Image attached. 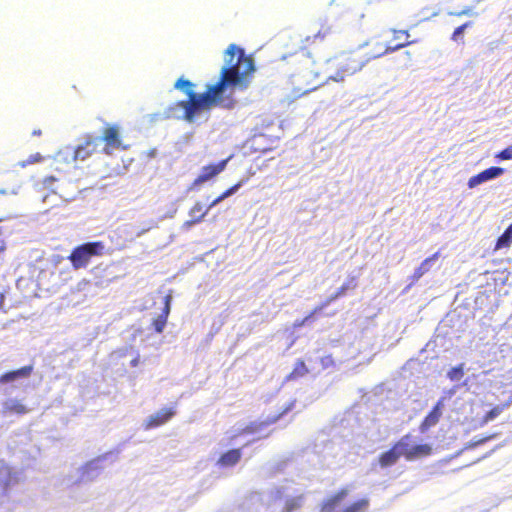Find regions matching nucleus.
<instances>
[{"label": "nucleus", "mask_w": 512, "mask_h": 512, "mask_svg": "<svg viewBox=\"0 0 512 512\" xmlns=\"http://www.w3.org/2000/svg\"><path fill=\"white\" fill-rule=\"evenodd\" d=\"M254 71L251 57L235 44H230L224 52V64L221 68L220 79L215 84H208L205 93H195L194 84L184 78H179L174 87L183 91L189 101H181L172 107L166 117L184 119L193 123L206 118L208 111L214 106L230 108L232 96L236 87H247V76Z\"/></svg>", "instance_id": "obj_1"}, {"label": "nucleus", "mask_w": 512, "mask_h": 512, "mask_svg": "<svg viewBox=\"0 0 512 512\" xmlns=\"http://www.w3.org/2000/svg\"><path fill=\"white\" fill-rule=\"evenodd\" d=\"M348 489H342L326 500L322 512H366L369 507L367 498L349 499Z\"/></svg>", "instance_id": "obj_2"}, {"label": "nucleus", "mask_w": 512, "mask_h": 512, "mask_svg": "<svg viewBox=\"0 0 512 512\" xmlns=\"http://www.w3.org/2000/svg\"><path fill=\"white\" fill-rule=\"evenodd\" d=\"M370 59L365 61L358 60L351 56L336 59L337 71L330 75L328 80L334 82H344L347 76H351L361 71Z\"/></svg>", "instance_id": "obj_3"}, {"label": "nucleus", "mask_w": 512, "mask_h": 512, "mask_svg": "<svg viewBox=\"0 0 512 512\" xmlns=\"http://www.w3.org/2000/svg\"><path fill=\"white\" fill-rule=\"evenodd\" d=\"M102 248L101 243H86L74 249L70 260L76 269L85 267L91 257L98 254L99 250Z\"/></svg>", "instance_id": "obj_4"}, {"label": "nucleus", "mask_w": 512, "mask_h": 512, "mask_svg": "<svg viewBox=\"0 0 512 512\" xmlns=\"http://www.w3.org/2000/svg\"><path fill=\"white\" fill-rule=\"evenodd\" d=\"M230 160V157L220 161L217 164H210L207 166H203L200 170L199 175L196 177V179L193 181L192 185L190 186L189 190H194L197 187L201 186L202 184L212 180L217 175H219L221 172H223Z\"/></svg>", "instance_id": "obj_5"}, {"label": "nucleus", "mask_w": 512, "mask_h": 512, "mask_svg": "<svg viewBox=\"0 0 512 512\" xmlns=\"http://www.w3.org/2000/svg\"><path fill=\"white\" fill-rule=\"evenodd\" d=\"M400 442H404L403 447L404 457L408 461H412L421 457H425L431 454L432 447L429 444H417L409 435H406L400 439Z\"/></svg>", "instance_id": "obj_6"}, {"label": "nucleus", "mask_w": 512, "mask_h": 512, "mask_svg": "<svg viewBox=\"0 0 512 512\" xmlns=\"http://www.w3.org/2000/svg\"><path fill=\"white\" fill-rule=\"evenodd\" d=\"M176 414L175 406L163 407L155 413L149 415L143 421L145 430L157 428L167 423Z\"/></svg>", "instance_id": "obj_7"}, {"label": "nucleus", "mask_w": 512, "mask_h": 512, "mask_svg": "<svg viewBox=\"0 0 512 512\" xmlns=\"http://www.w3.org/2000/svg\"><path fill=\"white\" fill-rule=\"evenodd\" d=\"M100 143L99 137L86 136L81 143L74 147L77 160H86L97 150Z\"/></svg>", "instance_id": "obj_8"}, {"label": "nucleus", "mask_w": 512, "mask_h": 512, "mask_svg": "<svg viewBox=\"0 0 512 512\" xmlns=\"http://www.w3.org/2000/svg\"><path fill=\"white\" fill-rule=\"evenodd\" d=\"M404 442L400 440L388 451L383 452L378 458V464L381 468H388L396 464L401 456H404Z\"/></svg>", "instance_id": "obj_9"}, {"label": "nucleus", "mask_w": 512, "mask_h": 512, "mask_svg": "<svg viewBox=\"0 0 512 512\" xmlns=\"http://www.w3.org/2000/svg\"><path fill=\"white\" fill-rule=\"evenodd\" d=\"M209 210L210 209H208V207L204 209L203 204L197 201L189 210V219L182 224L181 229L183 231H188L194 225L201 223L204 220L205 216L208 214Z\"/></svg>", "instance_id": "obj_10"}, {"label": "nucleus", "mask_w": 512, "mask_h": 512, "mask_svg": "<svg viewBox=\"0 0 512 512\" xmlns=\"http://www.w3.org/2000/svg\"><path fill=\"white\" fill-rule=\"evenodd\" d=\"M107 457H99L88 462L82 471V479L84 481H92L97 478L106 468Z\"/></svg>", "instance_id": "obj_11"}, {"label": "nucleus", "mask_w": 512, "mask_h": 512, "mask_svg": "<svg viewBox=\"0 0 512 512\" xmlns=\"http://www.w3.org/2000/svg\"><path fill=\"white\" fill-rule=\"evenodd\" d=\"M101 142H105L104 151L106 154H112V152L116 149H119L122 146L120 137H119V127L118 126H110L104 130L103 137H99Z\"/></svg>", "instance_id": "obj_12"}, {"label": "nucleus", "mask_w": 512, "mask_h": 512, "mask_svg": "<svg viewBox=\"0 0 512 512\" xmlns=\"http://www.w3.org/2000/svg\"><path fill=\"white\" fill-rule=\"evenodd\" d=\"M504 173V169L501 167H490L479 174L472 176L468 180V187L473 189L485 182L496 179L500 177Z\"/></svg>", "instance_id": "obj_13"}, {"label": "nucleus", "mask_w": 512, "mask_h": 512, "mask_svg": "<svg viewBox=\"0 0 512 512\" xmlns=\"http://www.w3.org/2000/svg\"><path fill=\"white\" fill-rule=\"evenodd\" d=\"M56 170H64L65 167H70L77 160L73 146H65L61 148L55 155Z\"/></svg>", "instance_id": "obj_14"}, {"label": "nucleus", "mask_w": 512, "mask_h": 512, "mask_svg": "<svg viewBox=\"0 0 512 512\" xmlns=\"http://www.w3.org/2000/svg\"><path fill=\"white\" fill-rule=\"evenodd\" d=\"M446 397L439 399L433 410L425 417L424 421L420 425V431L426 432L431 427L435 426L442 416V409L444 407V401Z\"/></svg>", "instance_id": "obj_15"}, {"label": "nucleus", "mask_w": 512, "mask_h": 512, "mask_svg": "<svg viewBox=\"0 0 512 512\" xmlns=\"http://www.w3.org/2000/svg\"><path fill=\"white\" fill-rule=\"evenodd\" d=\"M278 419V417H275V418H272V419H269V420H265V421H261L259 423L257 422H254V423H251L250 425H246V426H243V425H240L238 427H236L232 432H231V436L230 438H236L242 434H255V433H259L261 431V428L262 426H268L274 422H276V420Z\"/></svg>", "instance_id": "obj_16"}, {"label": "nucleus", "mask_w": 512, "mask_h": 512, "mask_svg": "<svg viewBox=\"0 0 512 512\" xmlns=\"http://www.w3.org/2000/svg\"><path fill=\"white\" fill-rule=\"evenodd\" d=\"M3 414H25L28 409L17 399H8L3 403Z\"/></svg>", "instance_id": "obj_17"}, {"label": "nucleus", "mask_w": 512, "mask_h": 512, "mask_svg": "<svg viewBox=\"0 0 512 512\" xmlns=\"http://www.w3.org/2000/svg\"><path fill=\"white\" fill-rule=\"evenodd\" d=\"M32 368L30 366L22 367L21 369L8 372L0 377V383H8L16 381L20 378L28 377Z\"/></svg>", "instance_id": "obj_18"}, {"label": "nucleus", "mask_w": 512, "mask_h": 512, "mask_svg": "<svg viewBox=\"0 0 512 512\" xmlns=\"http://www.w3.org/2000/svg\"><path fill=\"white\" fill-rule=\"evenodd\" d=\"M438 253L433 254L431 257L426 258L420 266L415 269L413 274V279L418 280L420 279L424 274H426L435 264V262L438 259Z\"/></svg>", "instance_id": "obj_19"}, {"label": "nucleus", "mask_w": 512, "mask_h": 512, "mask_svg": "<svg viewBox=\"0 0 512 512\" xmlns=\"http://www.w3.org/2000/svg\"><path fill=\"white\" fill-rule=\"evenodd\" d=\"M241 458V452L239 449H232L227 453L223 454L218 461V464L224 467L234 466Z\"/></svg>", "instance_id": "obj_20"}, {"label": "nucleus", "mask_w": 512, "mask_h": 512, "mask_svg": "<svg viewBox=\"0 0 512 512\" xmlns=\"http://www.w3.org/2000/svg\"><path fill=\"white\" fill-rule=\"evenodd\" d=\"M16 478L12 475V470L8 466L0 468V489L4 490L9 485L13 484Z\"/></svg>", "instance_id": "obj_21"}, {"label": "nucleus", "mask_w": 512, "mask_h": 512, "mask_svg": "<svg viewBox=\"0 0 512 512\" xmlns=\"http://www.w3.org/2000/svg\"><path fill=\"white\" fill-rule=\"evenodd\" d=\"M243 183H244V181H240L237 184H235L234 186H232L231 188L227 189L225 192H223L220 196H218L211 202V204L208 206V209H211V208L217 206L223 200H225L226 198L235 194L240 189V187L243 185Z\"/></svg>", "instance_id": "obj_22"}, {"label": "nucleus", "mask_w": 512, "mask_h": 512, "mask_svg": "<svg viewBox=\"0 0 512 512\" xmlns=\"http://www.w3.org/2000/svg\"><path fill=\"white\" fill-rule=\"evenodd\" d=\"M512 243V224L499 237L496 243V249L508 248Z\"/></svg>", "instance_id": "obj_23"}, {"label": "nucleus", "mask_w": 512, "mask_h": 512, "mask_svg": "<svg viewBox=\"0 0 512 512\" xmlns=\"http://www.w3.org/2000/svg\"><path fill=\"white\" fill-rule=\"evenodd\" d=\"M308 372H313V371L311 370V368L310 369L307 368L306 364L304 362H298L295 365L294 370L289 375V378L290 379H295V378H298V377H302V376H304Z\"/></svg>", "instance_id": "obj_24"}, {"label": "nucleus", "mask_w": 512, "mask_h": 512, "mask_svg": "<svg viewBox=\"0 0 512 512\" xmlns=\"http://www.w3.org/2000/svg\"><path fill=\"white\" fill-rule=\"evenodd\" d=\"M463 375H464V365L463 364H460V365H458L456 367H453L447 373V377L451 381H459V380L462 379Z\"/></svg>", "instance_id": "obj_25"}, {"label": "nucleus", "mask_w": 512, "mask_h": 512, "mask_svg": "<svg viewBox=\"0 0 512 512\" xmlns=\"http://www.w3.org/2000/svg\"><path fill=\"white\" fill-rule=\"evenodd\" d=\"M505 408H506V405H502V406L499 405V406L494 407L485 415L483 422L488 423V422L494 420L496 417H498L503 412V410Z\"/></svg>", "instance_id": "obj_26"}, {"label": "nucleus", "mask_w": 512, "mask_h": 512, "mask_svg": "<svg viewBox=\"0 0 512 512\" xmlns=\"http://www.w3.org/2000/svg\"><path fill=\"white\" fill-rule=\"evenodd\" d=\"M333 363H334V361L331 356H329V355L323 356V357H320V367L313 366V367H311V370L314 372H319L321 369L329 368L330 366L333 365Z\"/></svg>", "instance_id": "obj_27"}, {"label": "nucleus", "mask_w": 512, "mask_h": 512, "mask_svg": "<svg viewBox=\"0 0 512 512\" xmlns=\"http://www.w3.org/2000/svg\"><path fill=\"white\" fill-rule=\"evenodd\" d=\"M42 160H43V157L41 156V154L40 153H35V154L30 155L26 160L20 161L18 163V165L21 168H25L28 165H32L34 163L41 162Z\"/></svg>", "instance_id": "obj_28"}, {"label": "nucleus", "mask_w": 512, "mask_h": 512, "mask_svg": "<svg viewBox=\"0 0 512 512\" xmlns=\"http://www.w3.org/2000/svg\"><path fill=\"white\" fill-rule=\"evenodd\" d=\"M166 323H167V319H166V316L165 315H159L155 320H154V328L156 330L157 333H162L165 326H166Z\"/></svg>", "instance_id": "obj_29"}, {"label": "nucleus", "mask_w": 512, "mask_h": 512, "mask_svg": "<svg viewBox=\"0 0 512 512\" xmlns=\"http://www.w3.org/2000/svg\"><path fill=\"white\" fill-rule=\"evenodd\" d=\"M500 160H512V144L496 155Z\"/></svg>", "instance_id": "obj_30"}, {"label": "nucleus", "mask_w": 512, "mask_h": 512, "mask_svg": "<svg viewBox=\"0 0 512 512\" xmlns=\"http://www.w3.org/2000/svg\"><path fill=\"white\" fill-rule=\"evenodd\" d=\"M301 502V497L287 499L285 501L286 509L288 512L292 511L295 507L299 506Z\"/></svg>", "instance_id": "obj_31"}, {"label": "nucleus", "mask_w": 512, "mask_h": 512, "mask_svg": "<svg viewBox=\"0 0 512 512\" xmlns=\"http://www.w3.org/2000/svg\"><path fill=\"white\" fill-rule=\"evenodd\" d=\"M468 26H469V23H466V24H464V25H462V26L457 27V28L454 30L453 34H452V39H453L454 41H457V40H458V39L463 35V33H464L465 29H466Z\"/></svg>", "instance_id": "obj_32"}, {"label": "nucleus", "mask_w": 512, "mask_h": 512, "mask_svg": "<svg viewBox=\"0 0 512 512\" xmlns=\"http://www.w3.org/2000/svg\"><path fill=\"white\" fill-rule=\"evenodd\" d=\"M411 42H407V43H403V44H398L394 47H391V46H388L386 47L385 51L383 52V54H386V53H390V52H394L396 50H399L401 49L402 47L406 46V45H409ZM382 55V53L374 56V58H377V57H380Z\"/></svg>", "instance_id": "obj_33"}, {"label": "nucleus", "mask_w": 512, "mask_h": 512, "mask_svg": "<svg viewBox=\"0 0 512 512\" xmlns=\"http://www.w3.org/2000/svg\"><path fill=\"white\" fill-rule=\"evenodd\" d=\"M171 300H172V296L171 295H167L165 297V306H164V309H163V313L161 315H165L166 319L168 318L169 313H170Z\"/></svg>", "instance_id": "obj_34"}, {"label": "nucleus", "mask_w": 512, "mask_h": 512, "mask_svg": "<svg viewBox=\"0 0 512 512\" xmlns=\"http://www.w3.org/2000/svg\"><path fill=\"white\" fill-rule=\"evenodd\" d=\"M56 179L53 177V176H50V177H47L44 179L43 181V184L46 188H51L52 187V183L55 181Z\"/></svg>", "instance_id": "obj_35"}, {"label": "nucleus", "mask_w": 512, "mask_h": 512, "mask_svg": "<svg viewBox=\"0 0 512 512\" xmlns=\"http://www.w3.org/2000/svg\"><path fill=\"white\" fill-rule=\"evenodd\" d=\"M455 15H458V16H462V15L474 16L475 13L471 9H464L461 12L456 13Z\"/></svg>", "instance_id": "obj_36"}, {"label": "nucleus", "mask_w": 512, "mask_h": 512, "mask_svg": "<svg viewBox=\"0 0 512 512\" xmlns=\"http://www.w3.org/2000/svg\"><path fill=\"white\" fill-rule=\"evenodd\" d=\"M18 190H19V188H18V187H17V188H13V189L9 192V194L16 195V194H18ZM0 194H8V192H7V191H5V190H3V189H0Z\"/></svg>", "instance_id": "obj_37"}, {"label": "nucleus", "mask_w": 512, "mask_h": 512, "mask_svg": "<svg viewBox=\"0 0 512 512\" xmlns=\"http://www.w3.org/2000/svg\"><path fill=\"white\" fill-rule=\"evenodd\" d=\"M457 391V387H453L452 389L448 390L446 392V397L451 398Z\"/></svg>", "instance_id": "obj_38"}, {"label": "nucleus", "mask_w": 512, "mask_h": 512, "mask_svg": "<svg viewBox=\"0 0 512 512\" xmlns=\"http://www.w3.org/2000/svg\"><path fill=\"white\" fill-rule=\"evenodd\" d=\"M394 34H395V39H399L400 34H403V35H406V37H409V34L406 31H394Z\"/></svg>", "instance_id": "obj_39"}, {"label": "nucleus", "mask_w": 512, "mask_h": 512, "mask_svg": "<svg viewBox=\"0 0 512 512\" xmlns=\"http://www.w3.org/2000/svg\"><path fill=\"white\" fill-rule=\"evenodd\" d=\"M139 363V355L137 354L130 362L132 367H136Z\"/></svg>", "instance_id": "obj_40"}, {"label": "nucleus", "mask_w": 512, "mask_h": 512, "mask_svg": "<svg viewBox=\"0 0 512 512\" xmlns=\"http://www.w3.org/2000/svg\"><path fill=\"white\" fill-rule=\"evenodd\" d=\"M5 299V292H0V309H2Z\"/></svg>", "instance_id": "obj_41"}, {"label": "nucleus", "mask_w": 512, "mask_h": 512, "mask_svg": "<svg viewBox=\"0 0 512 512\" xmlns=\"http://www.w3.org/2000/svg\"><path fill=\"white\" fill-rule=\"evenodd\" d=\"M292 408V405L287 407V409L284 411V412H287L288 410H290Z\"/></svg>", "instance_id": "obj_42"}, {"label": "nucleus", "mask_w": 512, "mask_h": 512, "mask_svg": "<svg viewBox=\"0 0 512 512\" xmlns=\"http://www.w3.org/2000/svg\"><path fill=\"white\" fill-rule=\"evenodd\" d=\"M34 134H35V135H39V134H40V132H38V131H34Z\"/></svg>", "instance_id": "obj_43"}, {"label": "nucleus", "mask_w": 512, "mask_h": 512, "mask_svg": "<svg viewBox=\"0 0 512 512\" xmlns=\"http://www.w3.org/2000/svg\"><path fill=\"white\" fill-rule=\"evenodd\" d=\"M3 250V247L0 246V251Z\"/></svg>", "instance_id": "obj_44"}]
</instances>
